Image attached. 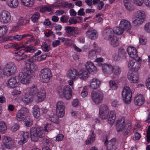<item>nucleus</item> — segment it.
<instances>
[{"label":"nucleus","instance_id":"1","mask_svg":"<svg viewBox=\"0 0 150 150\" xmlns=\"http://www.w3.org/2000/svg\"><path fill=\"white\" fill-rule=\"evenodd\" d=\"M65 107L64 103L61 101H58L57 103L56 111L57 115H53L51 116H46V118L50 121L56 124L59 122L58 117H63L64 114Z\"/></svg>","mask_w":150,"mask_h":150},{"label":"nucleus","instance_id":"2","mask_svg":"<svg viewBox=\"0 0 150 150\" xmlns=\"http://www.w3.org/2000/svg\"><path fill=\"white\" fill-rule=\"evenodd\" d=\"M29 94L32 96L37 102L43 100L45 97L46 92L44 89H39L35 85H33L29 89Z\"/></svg>","mask_w":150,"mask_h":150},{"label":"nucleus","instance_id":"3","mask_svg":"<svg viewBox=\"0 0 150 150\" xmlns=\"http://www.w3.org/2000/svg\"><path fill=\"white\" fill-rule=\"evenodd\" d=\"M130 124H125V118L121 117L117 121L116 129L117 132H122L124 135H126L130 132Z\"/></svg>","mask_w":150,"mask_h":150},{"label":"nucleus","instance_id":"4","mask_svg":"<svg viewBox=\"0 0 150 150\" xmlns=\"http://www.w3.org/2000/svg\"><path fill=\"white\" fill-rule=\"evenodd\" d=\"M33 73L29 67L24 68L22 71L19 74L18 77L20 79L21 82L23 84L28 83L31 77L33 76Z\"/></svg>","mask_w":150,"mask_h":150},{"label":"nucleus","instance_id":"5","mask_svg":"<svg viewBox=\"0 0 150 150\" xmlns=\"http://www.w3.org/2000/svg\"><path fill=\"white\" fill-rule=\"evenodd\" d=\"M30 131L31 139L33 141L36 142L39 137L43 138L45 136L44 130L41 127H33L30 128Z\"/></svg>","mask_w":150,"mask_h":150},{"label":"nucleus","instance_id":"6","mask_svg":"<svg viewBox=\"0 0 150 150\" xmlns=\"http://www.w3.org/2000/svg\"><path fill=\"white\" fill-rule=\"evenodd\" d=\"M135 18H132V23L135 26H139L144 21L145 17L144 12L143 11H138L134 13Z\"/></svg>","mask_w":150,"mask_h":150},{"label":"nucleus","instance_id":"7","mask_svg":"<svg viewBox=\"0 0 150 150\" xmlns=\"http://www.w3.org/2000/svg\"><path fill=\"white\" fill-rule=\"evenodd\" d=\"M51 70L48 68L41 69L39 73V76L41 81L44 83L48 82L52 77Z\"/></svg>","mask_w":150,"mask_h":150},{"label":"nucleus","instance_id":"8","mask_svg":"<svg viewBox=\"0 0 150 150\" xmlns=\"http://www.w3.org/2000/svg\"><path fill=\"white\" fill-rule=\"evenodd\" d=\"M122 96L124 103L129 104L131 101L132 92L130 88L127 86L124 87L122 92Z\"/></svg>","mask_w":150,"mask_h":150},{"label":"nucleus","instance_id":"9","mask_svg":"<svg viewBox=\"0 0 150 150\" xmlns=\"http://www.w3.org/2000/svg\"><path fill=\"white\" fill-rule=\"evenodd\" d=\"M17 67L13 62L8 63L3 69V74L7 76L13 75L17 70Z\"/></svg>","mask_w":150,"mask_h":150},{"label":"nucleus","instance_id":"10","mask_svg":"<svg viewBox=\"0 0 150 150\" xmlns=\"http://www.w3.org/2000/svg\"><path fill=\"white\" fill-rule=\"evenodd\" d=\"M91 97L93 102L96 105L100 103L103 98V95L100 91H93L91 93Z\"/></svg>","mask_w":150,"mask_h":150},{"label":"nucleus","instance_id":"11","mask_svg":"<svg viewBox=\"0 0 150 150\" xmlns=\"http://www.w3.org/2000/svg\"><path fill=\"white\" fill-rule=\"evenodd\" d=\"M141 61L140 58L132 59L128 63L129 68L132 72H137L140 68V65L139 61Z\"/></svg>","mask_w":150,"mask_h":150},{"label":"nucleus","instance_id":"12","mask_svg":"<svg viewBox=\"0 0 150 150\" xmlns=\"http://www.w3.org/2000/svg\"><path fill=\"white\" fill-rule=\"evenodd\" d=\"M29 110L26 108H22L18 110L16 113V118L18 121L24 120L28 117Z\"/></svg>","mask_w":150,"mask_h":150},{"label":"nucleus","instance_id":"13","mask_svg":"<svg viewBox=\"0 0 150 150\" xmlns=\"http://www.w3.org/2000/svg\"><path fill=\"white\" fill-rule=\"evenodd\" d=\"M65 30L68 36H76V35H79L81 33V31L73 26H66Z\"/></svg>","mask_w":150,"mask_h":150},{"label":"nucleus","instance_id":"14","mask_svg":"<svg viewBox=\"0 0 150 150\" xmlns=\"http://www.w3.org/2000/svg\"><path fill=\"white\" fill-rule=\"evenodd\" d=\"M11 20L10 13L8 11L3 10L0 13V22L4 23L9 22Z\"/></svg>","mask_w":150,"mask_h":150},{"label":"nucleus","instance_id":"15","mask_svg":"<svg viewBox=\"0 0 150 150\" xmlns=\"http://www.w3.org/2000/svg\"><path fill=\"white\" fill-rule=\"evenodd\" d=\"M109 110L108 107L106 105L102 104L99 108L100 116L102 119H106L108 117Z\"/></svg>","mask_w":150,"mask_h":150},{"label":"nucleus","instance_id":"16","mask_svg":"<svg viewBox=\"0 0 150 150\" xmlns=\"http://www.w3.org/2000/svg\"><path fill=\"white\" fill-rule=\"evenodd\" d=\"M20 79L18 76H15L10 79L7 82V86L11 88L17 87L19 84Z\"/></svg>","mask_w":150,"mask_h":150},{"label":"nucleus","instance_id":"17","mask_svg":"<svg viewBox=\"0 0 150 150\" xmlns=\"http://www.w3.org/2000/svg\"><path fill=\"white\" fill-rule=\"evenodd\" d=\"M2 140L3 142L7 148L10 149L15 146V142L11 138L7 136H3Z\"/></svg>","mask_w":150,"mask_h":150},{"label":"nucleus","instance_id":"18","mask_svg":"<svg viewBox=\"0 0 150 150\" xmlns=\"http://www.w3.org/2000/svg\"><path fill=\"white\" fill-rule=\"evenodd\" d=\"M114 33L113 29L111 28H109L104 30L103 32V35L105 39L108 40L115 36Z\"/></svg>","mask_w":150,"mask_h":150},{"label":"nucleus","instance_id":"19","mask_svg":"<svg viewBox=\"0 0 150 150\" xmlns=\"http://www.w3.org/2000/svg\"><path fill=\"white\" fill-rule=\"evenodd\" d=\"M105 145H107V150H115L116 149V142L115 139H112L109 141L106 139L104 142Z\"/></svg>","mask_w":150,"mask_h":150},{"label":"nucleus","instance_id":"20","mask_svg":"<svg viewBox=\"0 0 150 150\" xmlns=\"http://www.w3.org/2000/svg\"><path fill=\"white\" fill-rule=\"evenodd\" d=\"M102 71L105 74L110 75L113 72L114 68L109 64L102 65Z\"/></svg>","mask_w":150,"mask_h":150},{"label":"nucleus","instance_id":"21","mask_svg":"<svg viewBox=\"0 0 150 150\" xmlns=\"http://www.w3.org/2000/svg\"><path fill=\"white\" fill-rule=\"evenodd\" d=\"M127 76L132 83H136L138 80V74L136 72L129 71L128 73Z\"/></svg>","mask_w":150,"mask_h":150},{"label":"nucleus","instance_id":"22","mask_svg":"<svg viewBox=\"0 0 150 150\" xmlns=\"http://www.w3.org/2000/svg\"><path fill=\"white\" fill-rule=\"evenodd\" d=\"M67 75L70 79L75 80L78 78V72L75 69H69L67 71Z\"/></svg>","mask_w":150,"mask_h":150},{"label":"nucleus","instance_id":"23","mask_svg":"<svg viewBox=\"0 0 150 150\" xmlns=\"http://www.w3.org/2000/svg\"><path fill=\"white\" fill-rule=\"evenodd\" d=\"M86 35L91 40H95L98 36V33L96 30L90 28L86 32Z\"/></svg>","mask_w":150,"mask_h":150},{"label":"nucleus","instance_id":"24","mask_svg":"<svg viewBox=\"0 0 150 150\" xmlns=\"http://www.w3.org/2000/svg\"><path fill=\"white\" fill-rule=\"evenodd\" d=\"M127 51L130 57L132 59L140 58L138 57L137 54V51L135 48L132 47H129L127 49Z\"/></svg>","mask_w":150,"mask_h":150},{"label":"nucleus","instance_id":"25","mask_svg":"<svg viewBox=\"0 0 150 150\" xmlns=\"http://www.w3.org/2000/svg\"><path fill=\"white\" fill-rule=\"evenodd\" d=\"M120 27L124 30H128L131 29V25L130 22L126 20H122L120 22Z\"/></svg>","mask_w":150,"mask_h":150},{"label":"nucleus","instance_id":"26","mask_svg":"<svg viewBox=\"0 0 150 150\" xmlns=\"http://www.w3.org/2000/svg\"><path fill=\"white\" fill-rule=\"evenodd\" d=\"M90 87L94 89L98 88L101 84L100 81L98 79L94 78L92 79L90 82Z\"/></svg>","mask_w":150,"mask_h":150},{"label":"nucleus","instance_id":"27","mask_svg":"<svg viewBox=\"0 0 150 150\" xmlns=\"http://www.w3.org/2000/svg\"><path fill=\"white\" fill-rule=\"evenodd\" d=\"M30 35L28 34H25L22 35H16L13 36H9L6 38V40H16L19 41L23 38Z\"/></svg>","mask_w":150,"mask_h":150},{"label":"nucleus","instance_id":"28","mask_svg":"<svg viewBox=\"0 0 150 150\" xmlns=\"http://www.w3.org/2000/svg\"><path fill=\"white\" fill-rule=\"evenodd\" d=\"M144 99L141 94H137L134 97V103L136 105H141L144 103Z\"/></svg>","mask_w":150,"mask_h":150},{"label":"nucleus","instance_id":"29","mask_svg":"<svg viewBox=\"0 0 150 150\" xmlns=\"http://www.w3.org/2000/svg\"><path fill=\"white\" fill-rule=\"evenodd\" d=\"M87 70L90 73H95L96 71V68L93 64L91 62H88L86 65Z\"/></svg>","mask_w":150,"mask_h":150},{"label":"nucleus","instance_id":"30","mask_svg":"<svg viewBox=\"0 0 150 150\" xmlns=\"http://www.w3.org/2000/svg\"><path fill=\"white\" fill-rule=\"evenodd\" d=\"M81 80H84L88 78V73L87 70L85 69L81 70L78 72V76Z\"/></svg>","mask_w":150,"mask_h":150},{"label":"nucleus","instance_id":"31","mask_svg":"<svg viewBox=\"0 0 150 150\" xmlns=\"http://www.w3.org/2000/svg\"><path fill=\"white\" fill-rule=\"evenodd\" d=\"M123 2L125 8L128 10L131 11L134 9L131 0H124Z\"/></svg>","mask_w":150,"mask_h":150},{"label":"nucleus","instance_id":"32","mask_svg":"<svg viewBox=\"0 0 150 150\" xmlns=\"http://www.w3.org/2000/svg\"><path fill=\"white\" fill-rule=\"evenodd\" d=\"M22 137L21 140L18 142V143L20 145L23 144L26 142L29 137V134L26 132H23L22 134Z\"/></svg>","mask_w":150,"mask_h":150},{"label":"nucleus","instance_id":"33","mask_svg":"<svg viewBox=\"0 0 150 150\" xmlns=\"http://www.w3.org/2000/svg\"><path fill=\"white\" fill-rule=\"evenodd\" d=\"M116 118V114L115 111H111L108 120L109 123L111 125L113 124L115 122Z\"/></svg>","mask_w":150,"mask_h":150},{"label":"nucleus","instance_id":"34","mask_svg":"<svg viewBox=\"0 0 150 150\" xmlns=\"http://www.w3.org/2000/svg\"><path fill=\"white\" fill-rule=\"evenodd\" d=\"M62 97H64L67 100H69L71 97L72 95V91H64V92H60L59 93Z\"/></svg>","mask_w":150,"mask_h":150},{"label":"nucleus","instance_id":"35","mask_svg":"<svg viewBox=\"0 0 150 150\" xmlns=\"http://www.w3.org/2000/svg\"><path fill=\"white\" fill-rule=\"evenodd\" d=\"M23 101L26 104L30 103L33 101L32 97L29 95L28 94H25L22 97Z\"/></svg>","mask_w":150,"mask_h":150},{"label":"nucleus","instance_id":"36","mask_svg":"<svg viewBox=\"0 0 150 150\" xmlns=\"http://www.w3.org/2000/svg\"><path fill=\"white\" fill-rule=\"evenodd\" d=\"M110 45L113 47H117L119 44L118 38L116 36H114L112 38L109 40Z\"/></svg>","mask_w":150,"mask_h":150},{"label":"nucleus","instance_id":"37","mask_svg":"<svg viewBox=\"0 0 150 150\" xmlns=\"http://www.w3.org/2000/svg\"><path fill=\"white\" fill-rule=\"evenodd\" d=\"M91 132L92 133L91 135V137L85 142V143L86 145L89 144L93 143L95 140V134L93 130H92Z\"/></svg>","mask_w":150,"mask_h":150},{"label":"nucleus","instance_id":"38","mask_svg":"<svg viewBox=\"0 0 150 150\" xmlns=\"http://www.w3.org/2000/svg\"><path fill=\"white\" fill-rule=\"evenodd\" d=\"M113 30L115 33L118 35H122L124 30L122 27H120V25L119 27L114 28Z\"/></svg>","mask_w":150,"mask_h":150},{"label":"nucleus","instance_id":"39","mask_svg":"<svg viewBox=\"0 0 150 150\" xmlns=\"http://www.w3.org/2000/svg\"><path fill=\"white\" fill-rule=\"evenodd\" d=\"M23 4L28 7H31L34 4L33 0H21Z\"/></svg>","mask_w":150,"mask_h":150},{"label":"nucleus","instance_id":"40","mask_svg":"<svg viewBox=\"0 0 150 150\" xmlns=\"http://www.w3.org/2000/svg\"><path fill=\"white\" fill-rule=\"evenodd\" d=\"M7 129L5 122L3 121H0V132L2 133H5Z\"/></svg>","mask_w":150,"mask_h":150},{"label":"nucleus","instance_id":"41","mask_svg":"<svg viewBox=\"0 0 150 150\" xmlns=\"http://www.w3.org/2000/svg\"><path fill=\"white\" fill-rule=\"evenodd\" d=\"M42 50L45 52H47L50 50V46L48 45L45 42H43L41 46Z\"/></svg>","mask_w":150,"mask_h":150},{"label":"nucleus","instance_id":"42","mask_svg":"<svg viewBox=\"0 0 150 150\" xmlns=\"http://www.w3.org/2000/svg\"><path fill=\"white\" fill-rule=\"evenodd\" d=\"M18 0H10L8 5L11 8H16L18 5Z\"/></svg>","mask_w":150,"mask_h":150},{"label":"nucleus","instance_id":"43","mask_svg":"<svg viewBox=\"0 0 150 150\" xmlns=\"http://www.w3.org/2000/svg\"><path fill=\"white\" fill-rule=\"evenodd\" d=\"M8 30L6 26H0V38L3 37L6 33Z\"/></svg>","mask_w":150,"mask_h":150},{"label":"nucleus","instance_id":"44","mask_svg":"<svg viewBox=\"0 0 150 150\" xmlns=\"http://www.w3.org/2000/svg\"><path fill=\"white\" fill-rule=\"evenodd\" d=\"M24 120L25 125L27 127H30L33 125V120L28 117H27Z\"/></svg>","mask_w":150,"mask_h":150},{"label":"nucleus","instance_id":"45","mask_svg":"<svg viewBox=\"0 0 150 150\" xmlns=\"http://www.w3.org/2000/svg\"><path fill=\"white\" fill-rule=\"evenodd\" d=\"M40 15L38 12L35 13L31 17L32 20L34 23L37 22L40 17Z\"/></svg>","mask_w":150,"mask_h":150},{"label":"nucleus","instance_id":"46","mask_svg":"<svg viewBox=\"0 0 150 150\" xmlns=\"http://www.w3.org/2000/svg\"><path fill=\"white\" fill-rule=\"evenodd\" d=\"M23 47L25 48L24 50L25 52H34L35 51V50L33 47H29L24 45V47Z\"/></svg>","mask_w":150,"mask_h":150},{"label":"nucleus","instance_id":"47","mask_svg":"<svg viewBox=\"0 0 150 150\" xmlns=\"http://www.w3.org/2000/svg\"><path fill=\"white\" fill-rule=\"evenodd\" d=\"M117 53L121 58L125 56L126 54V52L125 50L122 48L119 49Z\"/></svg>","mask_w":150,"mask_h":150},{"label":"nucleus","instance_id":"48","mask_svg":"<svg viewBox=\"0 0 150 150\" xmlns=\"http://www.w3.org/2000/svg\"><path fill=\"white\" fill-rule=\"evenodd\" d=\"M88 57L90 59H93V58L96 57V51L94 50H91L89 52Z\"/></svg>","mask_w":150,"mask_h":150},{"label":"nucleus","instance_id":"49","mask_svg":"<svg viewBox=\"0 0 150 150\" xmlns=\"http://www.w3.org/2000/svg\"><path fill=\"white\" fill-rule=\"evenodd\" d=\"M109 83L111 89L112 90H116L117 89V86L115 81H110L109 82Z\"/></svg>","mask_w":150,"mask_h":150},{"label":"nucleus","instance_id":"50","mask_svg":"<svg viewBox=\"0 0 150 150\" xmlns=\"http://www.w3.org/2000/svg\"><path fill=\"white\" fill-rule=\"evenodd\" d=\"M29 68L31 70L32 72L36 71L38 69V66L35 63H33L29 67Z\"/></svg>","mask_w":150,"mask_h":150},{"label":"nucleus","instance_id":"51","mask_svg":"<svg viewBox=\"0 0 150 150\" xmlns=\"http://www.w3.org/2000/svg\"><path fill=\"white\" fill-rule=\"evenodd\" d=\"M20 126L17 123L14 124L11 128V130L12 131L15 132L18 130L20 128Z\"/></svg>","mask_w":150,"mask_h":150},{"label":"nucleus","instance_id":"52","mask_svg":"<svg viewBox=\"0 0 150 150\" xmlns=\"http://www.w3.org/2000/svg\"><path fill=\"white\" fill-rule=\"evenodd\" d=\"M25 52L24 49H22L19 51L18 52V54L15 56L16 59L17 60V59L20 57Z\"/></svg>","mask_w":150,"mask_h":150},{"label":"nucleus","instance_id":"53","mask_svg":"<svg viewBox=\"0 0 150 150\" xmlns=\"http://www.w3.org/2000/svg\"><path fill=\"white\" fill-rule=\"evenodd\" d=\"M114 74L115 75L119 74L121 72V69L118 67H115L114 68Z\"/></svg>","mask_w":150,"mask_h":150},{"label":"nucleus","instance_id":"54","mask_svg":"<svg viewBox=\"0 0 150 150\" xmlns=\"http://www.w3.org/2000/svg\"><path fill=\"white\" fill-rule=\"evenodd\" d=\"M48 54H44L42 55L40 57L38 56L37 57V59H36L35 60H37L38 61H41L42 60H44L46 58V57L47 56H48L47 55Z\"/></svg>","mask_w":150,"mask_h":150},{"label":"nucleus","instance_id":"55","mask_svg":"<svg viewBox=\"0 0 150 150\" xmlns=\"http://www.w3.org/2000/svg\"><path fill=\"white\" fill-rule=\"evenodd\" d=\"M146 141L148 143L150 142V125L147 131Z\"/></svg>","mask_w":150,"mask_h":150},{"label":"nucleus","instance_id":"56","mask_svg":"<svg viewBox=\"0 0 150 150\" xmlns=\"http://www.w3.org/2000/svg\"><path fill=\"white\" fill-rule=\"evenodd\" d=\"M112 57L114 60L115 61H117L119 60L121 58L117 53H116L114 54L113 55Z\"/></svg>","mask_w":150,"mask_h":150},{"label":"nucleus","instance_id":"57","mask_svg":"<svg viewBox=\"0 0 150 150\" xmlns=\"http://www.w3.org/2000/svg\"><path fill=\"white\" fill-rule=\"evenodd\" d=\"M34 61L33 59H32V58L27 59L25 61V63L27 64V66L29 67L30 65L33 63V62Z\"/></svg>","mask_w":150,"mask_h":150},{"label":"nucleus","instance_id":"58","mask_svg":"<svg viewBox=\"0 0 150 150\" xmlns=\"http://www.w3.org/2000/svg\"><path fill=\"white\" fill-rule=\"evenodd\" d=\"M144 29L147 32L150 33V23H148L146 24Z\"/></svg>","mask_w":150,"mask_h":150},{"label":"nucleus","instance_id":"59","mask_svg":"<svg viewBox=\"0 0 150 150\" xmlns=\"http://www.w3.org/2000/svg\"><path fill=\"white\" fill-rule=\"evenodd\" d=\"M69 24H75L78 23L77 21L74 18H70L68 21Z\"/></svg>","mask_w":150,"mask_h":150},{"label":"nucleus","instance_id":"60","mask_svg":"<svg viewBox=\"0 0 150 150\" xmlns=\"http://www.w3.org/2000/svg\"><path fill=\"white\" fill-rule=\"evenodd\" d=\"M88 95V92L86 89L84 88L83 89L81 92V95L83 97H86Z\"/></svg>","mask_w":150,"mask_h":150},{"label":"nucleus","instance_id":"61","mask_svg":"<svg viewBox=\"0 0 150 150\" xmlns=\"http://www.w3.org/2000/svg\"><path fill=\"white\" fill-rule=\"evenodd\" d=\"M139 41L140 44L144 45L146 43V40L142 37H141L139 38Z\"/></svg>","mask_w":150,"mask_h":150},{"label":"nucleus","instance_id":"62","mask_svg":"<svg viewBox=\"0 0 150 150\" xmlns=\"http://www.w3.org/2000/svg\"><path fill=\"white\" fill-rule=\"evenodd\" d=\"M143 0H134V3L137 6H140L142 5Z\"/></svg>","mask_w":150,"mask_h":150},{"label":"nucleus","instance_id":"63","mask_svg":"<svg viewBox=\"0 0 150 150\" xmlns=\"http://www.w3.org/2000/svg\"><path fill=\"white\" fill-rule=\"evenodd\" d=\"M50 125L49 124L47 123L44 126V129L43 130L45 131L48 132L50 130Z\"/></svg>","mask_w":150,"mask_h":150},{"label":"nucleus","instance_id":"64","mask_svg":"<svg viewBox=\"0 0 150 150\" xmlns=\"http://www.w3.org/2000/svg\"><path fill=\"white\" fill-rule=\"evenodd\" d=\"M60 21L62 23H65L67 22L68 20V18H67L64 15L62 16L60 18Z\"/></svg>","mask_w":150,"mask_h":150}]
</instances>
